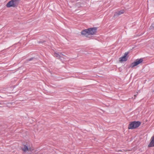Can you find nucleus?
I'll list each match as a JSON object with an SVG mask.
<instances>
[{"instance_id":"1","label":"nucleus","mask_w":154,"mask_h":154,"mask_svg":"<svg viewBox=\"0 0 154 154\" xmlns=\"http://www.w3.org/2000/svg\"><path fill=\"white\" fill-rule=\"evenodd\" d=\"M97 30V28L95 27L89 28L82 30L81 33L82 35L85 37L90 38L96 33Z\"/></svg>"},{"instance_id":"12","label":"nucleus","mask_w":154,"mask_h":154,"mask_svg":"<svg viewBox=\"0 0 154 154\" xmlns=\"http://www.w3.org/2000/svg\"><path fill=\"white\" fill-rule=\"evenodd\" d=\"M8 104H11V105H12V103H8Z\"/></svg>"},{"instance_id":"6","label":"nucleus","mask_w":154,"mask_h":154,"mask_svg":"<svg viewBox=\"0 0 154 154\" xmlns=\"http://www.w3.org/2000/svg\"><path fill=\"white\" fill-rule=\"evenodd\" d=\"M128 53L126 52L124 54V55L122 57H120L119 58V61L120 62H122L124 61H126L127 60V56Z\"/></svg>"},{"instance_id":"8","label":"nucleus","mask_w":154,"mask_h":154,"mask_svg":"<svg viewBox=\"0 0 154 154\" xmlns=\"http://www.w3.org/2000/svg\"><path fill=\"white\" fill-rule=\"evenodd\" d=\"M125 11L123 10H121L119 11L116 12L114 14V16H119L124 13Z\"/></svg>"},{"instance_id":"3","label":"nucleus","mask_w":154,"mask_h":154,"mask_svg":"<svg viewBox=\"0 0 154 154\" xmlns=\"http://www.w3.org/2000/svg\"><path fill=\"white\" fill-rule=\"evenodd\" d=\"M22 150L24 152H32L34 150V148L31 144L30 145L29 143H27L26 145H24Z\"/></svg>"},{"instance_id":"2","label":"nucleus","mask_w":154,"mask_h":154,"mask_svg":"<svg viewBox=\"0 0 154 154\" xmlns=\"http://www.w3.org/2000/svg\"><path fill=\"white\" fill-rule=\"evenodd\" d=\"M141 124V122L139 121H134L131 122L128 125V129H133L139 127Z\"/></svg>"},{"instance_id":"7","label":"nucleus","mask_w":154,"mask_h":154,"mask_svg":"<svg viewBox=\"0 0 154 154\" xmlns=\"http://www.w3.org/2000/svg\"><path fill=\"white\" fill-rule=\"evenodd\" d=\"M150 140L151 141L148 145V147H154V136L151 137Z\"/></svg>"},{"instance_id":"4","label":"nucleus","mask_w":154,"mask_h":154,"mask_svg":"<svg viewBox=\"0 0 154 154\" xmlns=\"http://www.w3.org/2000/svg\"><path fill=\"white\" fill-rule=\"evenodd\" d=\"M18 3V0H11L7 4L6 6L8 8L11 7H15L17 6Z\"/></svg>"},{"instance_id":"11","label":"nucleus","mask_w":154,"mask_h":154,"mask_svg":"<svg viewBox=\"0 0 154 154\" xmlns=\"http://www.w3.org/2000/svg\"><path fill=\"white\" fill-rule=\"evenodd\" d=\"M32 59H32V58H30V59H29V61H30V60H32Z\"/></svg>"},{"instance_id":"9","label":"nucleus","mask_w":154,"mask_h":154,"mask_svg":"<svg viewBox=\"0 0 154 154\" xmlns=\"http://www.w3.org/2000/svg\"><path fill=\"white\" fill-rule=\"evenodd\" d=\"M61 53H60V54H58L56 53H55L54 54V56L55 57H56L58 58H60V57H61V56L62 55Z\"/></svg>"},{"instance_id":"10","label":"nucleus","mask_w":154,"mask_h":154,"mask_svg":"<svg viewBox=\"0 0 154 154\" xmlns=\"http://www.w3.org/2000/svg\"><path fill=\"white\" fill-rule=\"evenodd\" d=\"M137 94H138V93L137 92V94H136V95H134V97H136V96H137Z\"/></svg>"},{"instance_id":"5","label":"nucleus","mask_w":154,"mask_h":154,"mask_svg":"<svg viewBox=\"0 0 154 154\" xmlns=\"http://www.w3.org/2000/svg\"><path fill=\"white\" fill-rule=\"evenodd\" d=\"M143 61L142 59H137L135 62L131 64V66L132 67H133L141 63Z\"/></svg>"}]
</instances>
